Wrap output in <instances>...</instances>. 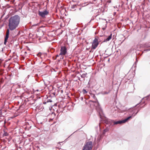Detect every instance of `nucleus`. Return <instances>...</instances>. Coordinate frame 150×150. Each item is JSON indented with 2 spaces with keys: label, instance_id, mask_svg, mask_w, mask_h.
I'll return each instance as SVG.
<instances>
[{
  "label": "nucleus",
  "instance_id": "nucleus-1",
  "mask_svg": "<svg viewBox=\"0 0 150 150\" xmlns=\"http://www.w3.org/2000/svg\"><path fill=\"white\" fill-rule=\"evenodd\" d=\"M20 22V17L18 15L11 17L8 21V26L11 30L15 29L18 26Z\"/></svg>",
  "mask_w": 150,
  "mask_h": 150
},
{
  "label": "nucleus",
  "instance_id": "nucleus-2",
  "mask_svg": "<svg viewBox=\"0 0 150 150\" xmlns=\"http://www.w3.org/2000/svg\"><path fill=\"white\" fill-rule=\"evenodd\" d=\"M60 52L59 54V55H61L60 59H63L64 58L63 56L65 55L67 52L66 47L65 46L62 47L60 50Z\"/></svg>",
  "mask_w": 150,
  "mask_h": 150
},
{
  "label": "nucleus",
  "instance_id": "nucleus-3",
  "mask_svg": "<svg viewBox=\"0 0 150 150\" xmlns=\"http://www.w3.org/2000/svg\"><path fill=\"white\" fill-rule=\"evenodd\" d=\"M92 147V142L91 141L88 142L84 146L83 150H91Z\"/></svg>",
  "mask_w": 150,
  "mask_h": 150
},
{
  "label": "nucleus",
  "instance_id": "nucleus-4",
  "mask_svg": "<svg viewBox=\"0 0 150 150\" xmlns=\"http://www.w3.org/2000/svg\"><path fill=\"white\" fill-rule=\"evenodd\" d=\"M99 44L98 39L95 38L93 41L92 43V45L91 49L92 50H95Z\"/></svg>",
  "mask_w": 150,
  "mask_h": 150
},
{
  "label": "nucleus",
  "instance_id": "nucleus-5",
  "mask_svg": "<svg viewBox=\"0 0 150 150\" xmlns=\"http://www.w3.org/2000/svg\"><path fill=\"white\" fill-rule=\"evenodd\" d=\"M49 14V12L47 10H45L43 11H38L39 15L42 18H44L45 16Z\"/></svg>",
  "mask_w": 150,
  "mask_h": 150
},
{
  "label": "nucleus",
  "instance_id": "nucleus-6",
  "mask_svg": "<svg viewBox=\"0 0 150 150\" xmlns=\"http://www.w3.org/2000/svg\"><path fill=\"white\" fill-rule=\"evenodd\" d=\"M132 117V116H130L127 118H126L125 120H122L121 121H117L116 122H114V124L115 125H116L117 124H122V123H124L127 121L130 118H131Z\"/></svg>",
  "mask_w": 150,
  "mask_h": 150
},
{
  "label": "nucleus",
  "instance_id": "nucleus-7",
  "mask_svg": "<svg viewBox=\"0 0 150 150\" xmlns=\"http://www.w3.org/2000/svg\"><path fill=\"white\" fill-rule=\"evenodd\" d=\"M9 29H8L7 30V31H6V35L5 38V40H4V43L5 44H6V43L7 42V40L8 38V36H9Z\"/></svg>",
  "mask_w": 150,
  "mask_h": 150
},
{
  "label": "nucleus",
  "instance_id": "nucleus-8",
  "mask_svg": "<svg viewBox=\"0 0 150 150\" xmlns=\"http://www.w3.org/2000/svg\"><path fill=\"white\" fill-rule=\"evenodd\" d=\"M112 34H111L106 39H105L104 40L103 42H107L109 41L112 38Z\"/></svg>",
  "mask_w": 150,
  "mask_h": 150
},
{
  "label": "nucleus",
  "instance_id": "nucleus-9",
  "mask_svg": "<svg viewBox=\"0 0 150 150\" xmlns=\"http://www.w3.org/2000/svg\"><path fill=\"white\" fill-rule=\"evenodd\" d=\"M87 75V73L83 74L81 75V77L82 78H84Z\"/></svg>",
  "mask_w": 150,
  "mask_h": 150
},
{
  "label": "nucleus",
  "instance_id": "nucleus-10",
  "mask_svg": "<svg viewBox=\"0 0 150 150\" xmlns=\"http://www.w3.org/2000/svg\"><path fill=\"white\" fill-rule=\"evenodd\" d=\"M4 133L3 135L4 136H7L8 135V134L5 131V130L4 131Z\"/></svg>",
  "mask_w": 150,
  "mask_h": 150
},
{
  "label": "nucleus",
  "instance_id": "nucleus-11",
  "mask_svg": "<svg viewBox=\"0 0 150 150\" xmlns=\"http://www.w3.org/2000/svg\"><path fill=\"white\" fill-rule=\"evenodd\" d=\"M82 92L83 94H85L87 93V91L85 89H83L82 91Z\"/></svg>",
  "mask_w": 150,
  "mask_h": 150
},
{
  "label": "nucleus",
  "instance_id": "nucleus-12",
  "mask_svg": "<svg viewBox=\"0 0 150 150\" xmlns=\"http://www.w3.org/2000/svg\"><path fill=\"white\" fill-rule=\"evenodd\" d=\"M108 129H105L103 131V133H104L105 132H107L108 131Z\"/></svg>",
  "mask_w": 150,
  "mask_h": 150
},
{
  "label": "nucleus",
  "instance_id": "nucleus-13",
  "mask_svg": "<svg viewBox=\"0 0 150 150\" xmlns=\"http://www.w3.org/2000/svg\"><path fill=\"white\" fill-rule=\"evenodd\" d=\"M38 25V24H35V25H32V26H37V25Z\"/></svg>",
  "mask_w": 150,
  "mask_h": 150
},
{
  "label": "nucleus",
  "instance_id": "nucleus-14",
  "mask_svg": "<svg viewBox=\"0 0 150 150\" xmlns=\"http://www.w3.org/2000/svg\"><path fill=\"white\" fill-rule=\"evenodd\" d=\"M59 56H61V55H59V54L57 55H56V57H57Z\"/></svg>",
  "mask_w": 150,
  "mask_h": 150
},
{
  "label": "nucleus",
  "instance_id": "nucleus-15",
  "mask_svg": "<svg viewBox=\"0 0 150 150\" xmlns=\"http://www.w3.org/2000/svg\"><path fill=\"white\" fill-rule=\"evenodd\" d=\"M107 2H108L109 3H110L111 2V1H107Z\"/></svg>",
  "mask_w": 150,
  "mask_h": 150
},
{
  "label": "nucleus",
  "instance_id": "nucleus-16",
  "mask_svg": "<svg viewBox=\"0 0 150 150\" xmlns=\"http://www.w3.org/2000/svg\"><path fill=\"white\" fill-rule=\"evenodd\" d=\"M137 112L135 113V114L133 116H134L137 114Z\"/></svg>",
  "mask_w": 150,
  "mask_h": 150
},
{
  "label": "nucleus",
  "instance_id": "nucleus-17",
  "mask_svg": "<svg viewBox=\"0 0 150 150\" xmlns=\"http://www.w3.org/2000/svg\"><path fill=\"white\" fill-rule=\"evenodd\" d=\"M46 102H44V103H44V104H46Z\"/></svg>",
  "mask_w": 150,
  "mask_h": 150
},
{
  "label": "nucleus",
  "instance_id": "nucleus-18",
  "mask_svg": "<svg viewBox=\"0 0 150 150\" xmlns=\"http://www.w3.org/2000/svg\"><path fill=\"white\" fill-rule=\"evenodd\" d=\"M93 97H94V98L95 97V96L94 95L93 96Z\"/></svg>",
  "mask_w": 150,
  "mask_h": 150
},
{
  "label": "nucleus",
  "instance_id": "nucleus-19",
  "mask_svg": "<svg viewBox=\"0 0 150 150\" xmlns=\"http://www.w3.org/2000/svg\"><path fill=\"white\" fill-rule=\"evenodd\" d=\"M1 60V59H0V60Z\"/></svg>",
  "mask_w": 150,
  "mask_h": 150
}]
</instances>
